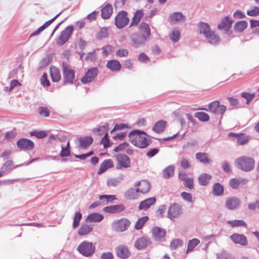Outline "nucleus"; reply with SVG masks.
Instances as JSON below:
<instances>
[{
  "mask_svg": "<svg viewBox=\"0 0 259 259\" xmlns=\"http://www.w3.org/2000/svg\"><path fill=\"white\" fill-rule=\"evenodd\" d=\"M147 136L145 132L139 130H133L128 134L131 143L139 148H145L149 145L150 140Z\"/></svg>",
  "mask_w": 259,
  "mask_h": 259,
  "instance_id": "obj_1",
  "label": "nucleus"
},
{
  "mask_svg": "<svg viewBox=\"0 0 259 259\" xmlns=\"http://www.w3.org/2000/svg\"><path fill=\"white\" fill-rule=\"evenodd\" d=\"M236 166L244 171H249L254 167V160L250 157L241 156L237 158L235 162Z\"/></svg>",
  "mask_w": 259,
  "mask_h": 259,
  "instance_id": "obj_2",
  "label": "nucleus"
},
{
  "mask_svg": "<svg viewBox=\"0 0 259 259\" xmlns=\"http://www.w3.org/2000/svg\"><path fill=\"white\" fill-rule=\"evenodd\" d=\"M77 250L82 255L89 257L94 253L95 246L92 242L84 241L78 245Z\"/></svg>",
  "mask_w": 259,
  "mask_h": 259,
  "instance_id": "obj_3",
  "label": "nucleus"
},
{
  "mask_svg": "<svg viewBox=\"0 0 259 259\" xmlns=\"http://www.w3.org/2000/svg\"><path fill=\"white\" fill-rule=\"evenodd\" d=\"M131 46L135 48H139L144 46L148 38L145 34L136 32L131 34L130 37Z\"/></svg>",
  "mask_w": 259,
  "mask_h": 259,
  "instance_id": "obj_4",
  "label": "nucleus"
},
{
  "mask_svg": "<svg viewBox=\"0 0 259 259\" xmlns=\"http://www.w3.org/2000/svg\"><path fill=\"white\" fill-rule=\"evenodd\" d=\"M62 65L64 83H72L75 78L74 71L66 63L63 62Z\"/></svg>",
  "mask_w": 259,
  "mask_h": 259,
  "instance_id": "obj_5",
  "label": "nucleus"
},
{
  "mask_svg": "<svg viewBox=\"0 0 259 259\" xmlns=\"http://www.w3.org/2000/svg\"><path fill=\"white\" fill-rule=\"evenodd\" d=\"M131 224L130 221L126 218L115 220L112 224L111 228L116 232H123L127 229Z\"/></svg>",
  "mask_w": 259,
  "mask_h": 259,
  "instance_id": "obj_6",
  "label": "nucleus"
},
{
  "mask_svg": "<svg viewBox=\"0 0 259 259\" xmlns=\"http://www.w3.org/2000/svg\"><path fill=\"white\" fill-rule=\"evenodd\" d=\"M129 22L126 12H119L115 18V24L118 29H121L126 26Z\"/></svg>",
  "mask_w": 259,
  "mask_h": 259,
  "instance_id": "obj_7",
  "label": "nucleus"
},
{
  "mask_svg": "<svg viewBox=\"0 0 259 259\" xmlns=\"http://www.w3.org/2000/svg\"><path fill=\"white\" fill-rule=\"evenodd\" d=\"M74 30V27L70 25L65 28L60 34L58 39L57 40V44L62 46L66 43L69 39Z\"/></svg>",
  "mask_w": 259,
  "mask_h": 259,
  "instance_id": "obj_8",
  "label": "nucleus"
},
{
  "mask_svg": "<svg viewBox=\"0 0 259 259\" xmlns=\"http://www.w3.org/2000/svg\"><path fill=\"white\" fill-rule=\"evenodd\" d=\"M183 213V208L178 203L171 204L168 209L167 217L171 220L178 218Z\"/></svg>",
  "mask_w": 259,
  "mask_h": 259,
  "instance_id": "obj_9",
  "label": "nucleus"
},
{
  "mask_svg": "<svg viewBox=\"0 0 259 259\" xmlns=\"http://www.w3.org/2000/svg\"><path fill=\"white\" fill-rule=\"evenodd\" d=\"M209 110L216 114L223 115L226 110V107L224 105L220 104L218 101H214L208 105Z\"/></svg>",
  "mask_w": 259,
  "mask_h": 259,
  "instance_id": "obj_10",
  "label": "nucleus"
},
{
  "mask_svg": "<svg viewBox=\"0 0 259 259\" xmlns=\"http://www.w3.org/2000/svg\"><path fill=\"white\" fill-rule=\"evenodd\" d=\"M166 236L165 230L161 228L154 227L152 229V236L154 240L162 242L165 240Z\"/></svg>",
  "mask_w": 259,
  "mask_h": 259,
  "instance_id": "obj_11",
  "label": "nucleus"
},
{
  "mask_svg": "<svg viewBox=\"0 0 259 259\" xmlns=\"http://www.w3.org/2000/svg\"><path fill=\"white\" fill-rule=\"evenodd\" d=\"M98 73V69L97 67H93L89 69L81 78V81L84 84L91 82L97 76Z\"/></svg>",
  "mask_w": 259,
  "mask_h": 259,
  "instance_id": "obj_12",
  "label": "nucleus"
},
{
  "mask_svg": "<svg viewBox=\"0 0 259 259\" xmlns=\"http://www.w3.org/2000/svg\"><path fill=\"white\" fill-rule=\"evenodd\" d=\"M17 146L21 150L27 151L33 149L34 144L29 139L22 138L17 142Z\"/></svg>",
  "mask_w": 259,
  "mask_h": 259,
  "instance_id": "obj_13",
  "label": "nucleus"
},
{
  "mask_svg": "<svg viewBox=\"0 0 259 259\" xmlns=\"http://www.w3.org/2000/svg\"><path fill=\"white\" fill-rule=\"evenodd\" d=\"M118 164L116 166L117 169H121L123 167L127 168L130 166V160L129 157L125 154H119L116 156Z\"/></svg>",
  "mask_w": 259,
  "mask_h": 259,
  "instance_id": "obj_14",
  "label": "nucleus"
},
{
  "mask_svg": "<svg viewBox=\"0 0 259 259\" xmlns=\"http://www.w3.org/2000/svg\"><path fill=\"white\" fill-rule=\"evenodd\" d=\"M115 251L117 256L121 259L127 258L131 255V252L128 247L124 245L116 247Z\"/></svg>",
  "mask_w": 259,
  "mask_h": 259,
  "instance_id": "obj_15",
  "label": "nucleus"
},
{
  "mask_svg": "<svg viewBox=\"0 0 259 259\" xmlns=\"http://www.w3.org/2000/svg\"><path fill=\"white\" fill-rule=\"evenodd\" d=\"M150 239L148 237L143 236L138 238L135 243V247L138 250L144 249L151 244Z\"/></svg>",
  "mask_w": 259,
  "mask_h": 259,
  "instance_id": "obj_16",
  "label": "nucleus"
},
{
  "mask_svg": "<svg viewBox=\"0 0 259 259\" xmlns=\"http://www.w3.org/2000/svg\"><path fill=\"white\" fill-rule=\"evenodd\" d=\"M125 208V206L123 204H119L106 206L103 208V210L106 213H118L124 210Z\"/></svg>",
  "mask_w": 259,
  "mask_h": 259,
  "instance_id": "obj_17",
  "label": "nucleus"
},
{
  "mask_svg": "<svg viewBox=\"0 0 259 259\" xmlns=\"http://www.w3.org/2000/svg\"><path fill=\"white\" fill-rule=\"evenodd\" d=\"M225 205L229 209H236L239 207L240 205V201L238 198L234 197H230L227 199Z\"/></svg>",
  "mask_w": 259,
  "mask_h": 259,
  "instance_id": "obj_18",
  "label": "nucleus"
},
{
  "mask_svg": "<svg viewBox=\"0 0 259 259\" xmlns=\"http://www.w3.org/2000/svg\"><path fill=\"white\" fill-rule=\"evenodd\" d=\"M134 187L139 189V193H146L149 191L150 186L149 182L145 180L138 181L134 184Z\"/></svg>",
  "mask_w": 259,
  "mask_h": 259,
  "instance_id": "obj_19",
  "label": "nucleus"
},
{
  "mask_svg": "<svg viewBox=\"0 0 259 259\" xmlns=\"http://www.w3.org/2000/svg\"><path fill=\"white\" fill-rule=\"evenodd\" d=\"M230 238L234 243L239 244L243 246L247 244V238L243 234L234 233L230 236Z\"/></svg>",
  "mask_w": 259,
  "mask_h": 259,
  "instance_id": "obj_20",
  "label": "nucleus"
},
{
  "mask_svg": "<svg viewBox=\"0 0 259 259\" xmlns=\"http://www.w3.org/2000/svg\"><path fill=\"white\" fill-rule=\"evenodd\" d=\"M155 202L156 199L155 197L148 198L140 202L138 208L139 210H146L151 205L154 204Z\"/></svg>",
  "mask_w": 259,
  "mask_h": 259,
  "instance_id": "obj_21",
  "label": "nucleus"
},
{
  "mask_svg": "<svg viewBox=\"0 0 259 259\" xmlns=\"http://www.w3.org/2000/svg\"><path fill=\"white\" fill-rule=\"evenodd\" d=\"M204 37L208 42L213 45H218L220 41V37L213 30L211 31Z\"/></svg>",
  "mask_w": 259,
  "mask_h": 259,
  "instance_id": "obj_22",
  "label": "nucleus"
},
{
  "mask_svg": "<svg viewBox=\"0 0 259 259\" xmlns=\"http://www.w3.org/2000/svg\"><path fill=\"white\" fill-rule=\"evenodd\" d=\"M79 147L81 149H86L93 143V139L91 136L80 137L78 139Z\"/></svg>",
  "mask_w": 259,
  "mask_h": 259,
  "instance_id": "obj_23",
  "label": "nucleus"
},
{
  "mask_svg": "<svg viewBox=\"0 0 259 259\" xmlns=\"http://www.w3.org/2000/svg\"><path fill=\"white\" fill-rule=\"evenodd\" d=\"M196 158L200 162L207 164L212 162V159L209 158V154L207 153L199 152L196 155Z\"/></svg>",
  "mask_w": 259,
  "mask_h": 259,
  "instance_id": "obj_24",
  "label": "nucleus"
},
{
  "mask_svg": "<svg viewBox=\"0 0 259 259\" xmlns=\"http://www.w3.org/2000/svg\"><path fill=\"white\" fill-rule=\"evenodd\" d=\"M113 12V7L110 4H107L101 10V17L104 19H109Z\"/></svg>",
  "mask_w": 259,
  "mask_h": 259,
  "instance_id": "obj_25",
  "label": "nucleus"
},
{
  "mask_svg": "<svg viewBox=\"0 0 259 259\" xmlns=\"http://www.w3.org/2000/svg\"><path fill=\"white\" fill-rule=\"evenodd\" d=\"M139 190L137 188L136 189L130 188L124 192V196L125 198L128 199H137L139 197Z\"/></svg>",
  "mask_w": 259,
  "mask_h": 259,
  "instance_id": "obj_26",
  "label": "nucleus"
},
{
  "mask_svg": "<svg viewBox=\"0 0 259 259\" xmlns=\"http://www.w3.org/2000/svg\"><path fill=\"white\" fill-rule=\"evenodd\" d=\"M185 18V16L181 12H174L168 17V21L171 24H176Z\"/></svg>",
  "mask_w": 259,
  "mask_h": 259,
  "instance_id": "obj_27",
  "label": "nucleus"
},
{
  "mask_svg": "<svg viewBox=\"0 0 259 259\" xmlns=\"http://www.w3.org/2000/svg\"><path fill=\"white\" fill-rule=\"evenodd\" d=\"M113 166L114 164L111 159H106L101 164L100 168L97 171V174L100 175L105 171L107 169L112 167Z\"/></svg>",
  "mask_w": 259,
  "mask_h": 259,
  "instance_id": "obj_28",
  "label": "nucleus"
},
{
  "mask_svg": "<svg viewBox=\"0 0 259 259\" xmlns=\"http://www.w3.org/2000/svg\"><path fill=\"white\" fill-rule=\"evenodd\" d=\"M103 219L104 217L102 214L95 212L90 214L85 219V221L90 223H99Z\"/></svg>",
  "mask_w": 259,
  "mask_h": 259,
  "instance_id": "obj_29",
  "label": "nucleus"
},
{
  "mask_svg": "<svg viewBox=\"0 0 259 259\" xmlns=\"http://www.w3.org/2000/svg\"><path fill=\"white\" fill-rule=\"evenodd\" d=\"M124 179L123 175L116 178H110L107 180V185L109 187H115L119 185Z\"/></svg>",
  "mask_w": 259,
  "mask_h": 259,
  "instance_id": "obj_30",
  "label": "nucleus"
},
{
  "mask_svg": "<svg viewBox=\"0 0 259 259\" xmlns=\"http://www.w3.org/2000/svg\"><path fill=\"white\" fill-rule=\"evenodd\" d=\"M50 75L52 80L54 82H58L60 80L61 76L59 69L56 67L53 66L50 68Z\"/></svg>",
  "mask_w": 259,
  "mask_h": 259,
  "instance_id": "obj_31",
  "label": "nucleus"
},
{
  "mask_svg": "<svg viewBox=\"0 0 259 259\" xmlns=\"http://www.w3.org/2000/svg\"><path fill=\"white\" fill-rule=\"evenodd\" d=\"M212 176L206 173L201 174L198 177V181L199 184L201 186H207L210 180L211 179Z\"/></svg>",
  "mask_w": 259,
  "mask_h": 259,
  "instance_id": "obj_32",
  "label": "nucleus"
},
{
  "mask_svg": "<svg viewBox=\"0 0 259 259\" xmlns=\"http://www.w3.org/2000/svg\"><path fill=\"white\" fill-rule=\"evenodd\" d=\"M107 67L113 71H118L120 70L121 65L119 62L116 60L109 61L107 63Z\"/></svg>",
  "mask_w": 259,
  "mask_h": 259,
  "instance_id": "obj_33",
  "label": "nucleus"
},
{
  "mask_svg": "<svg viewBox=\"0 0 259 259\" xmlns=\"http://www.w3.org/2000/svg\"><path fill=\"white\" fill-rule=\"evenodd\" d=\"M200 33L204 36H206L208 33L212 31L210 29V25L206 23L201 22L198 25Z\"/></svg>",
  "mask_w": 259,
  "mask_h": 259,
  "instance_id": "obj_34",
  "label": "nucleus"
},
{
  "mask_svg": "<svg viewBox=\"0 0 259 259\" xmlns=\"http://www.w3.org/2000/svg\"><path fill=\"white\" fill-rule=\"evenodd\" d=\"M93 230V227L92 226L85 224H82L78 231V234L80 236H84L89 234Z\"/></svg>",
  "mask_w": 259,
  "mask_h": 259,
  "instance_id": "obj_35",
  "label": "nucleus"
},
{
  "mask_svg": "<svg viewBox=\"0 0 259 259\" xmlns=\"http://www.w3.org/2000/svg\"><path fill=\"white\" fill-rule=\"evenodd\" d=\"M232 21L229 20L228 17H226L222 20L221 23L218 24V28L219 29H225L228 30L231 27Z\"/></svg>",
  "mask_w": 259,
  "mask_h": 259,
  "instance_id": "obj_36",
  "label": "nucleus"
},
{
  "mask_svg": "<svg viewBox=\"0 0 259 259\" xmlns=\"http://www.w3.org/2000/svg\"><path fill=\"white\" fill-rule=\"evenodd\" d=\"M166 122L163 120L157 121L153 126L152 130L156 133H160L163 132L166 126Z\"/></svg>",
  "mask_w": 259,
  "mask_h": 259,
  "instance_id": "obj_37",
  "label": "nucleus"
},
{
  "mask_svg": "<svg viewBox=\"0 0 259 259\" xmlns=\"http://www.w3.org/2000/svg\"><path fill=\"white\" fill-rule=\"evenodd\" d=\"M224 191V187L220 183H217L213 185L212 194L214 196H221L223 194Z\"/></svg>",
  "mask_w": 259,
  "mask_h": 259,
  "instance_id": "obj_38",
  "label": "nucleus"
},
{
  "mask_svg": "<svg viewBox=\"0 0 259 259\" xmlns=\"http://www.w3.org/2000/svg\"><path fill=\"white\" fill-rule=\"evenodd\" d=\"M144 13L142 10L137 11L132 18L130 27H131L133 25H137L140 21Z\"/></svg>",
  "mask_w": 259,
  "mask_h": 259,
  "instance_id": "obj_39",
  "label": "nucleus"
},
{
  "mask_svg": "<svg viewBox=\"0 0 259 259\" xmlns=\"http://www.w3.org/2000/svg\"><path fill=\"white\" fill-rule=\"evenodd\" d=\"M181 33L178 28H174L169 34V38L173 42H177L180 38Z\"/></svg>",
  "mask_w": 259,
  "mask_h": 259,
  "instance_id": "obj_40",
  "label": "nucleus"
},
{
  "mask_svg": "<svg viewBox=\"0 0 259 259\" xmlns=\"http://www.w3.org/2000/svg\"><path fill=\"white\" fill-rule=\"evenodd\" d=\"M139 29L140 31L143 33V34H145V36L148 38L151 35V31L149 25L144 22L141 23L139 26Z\"/></svg>",
  "mask_w": 259,
  "mask_h": 259,
  "instance_id": "obj_41",
  "label": "nucleus"
},
{
  "mask_svg": "<svg viewBox=\"0 0 259 259\" xmlns=\"http://www.w3.org/2000/svg\"><path fill=\"white\" fill-rule=\"evenodd\" d=\"M199 243L200 240L197 238H193L192 240H190L188 243L186 253L192 251L194 248Z\"/></svg>",
  "mask_w": 259,
  "mask_h": 259,
  "instance_id": "obj_42",
  "label": "nucleus"
},
{
  "mask_svg": "<svg viewBox=\"0 0 259 259\" xmlns=\"http://www.w3.org/2000/svg\"><path fill=\"white\" fill-rule=\"evenodd\" d=\"M247 22L246 21H238L234 25V30L238 32L243 31L247 26Z\"/></svg>",
  "mask_w": 259,
  "mask_h": 259,
  "instance_id": "obj_43",
  "label": "nucleus"
},
{
  "mask_svg": "<svg viewBox=\"0 0 259 259\" xmlns=\"http://www.w3.org/2000/svg\"><path fill=\"white\" fill-rule=\"evenodd\" d=\"M16 167L13 166V162L12 160H8L3 165L1 171L3 172V174H4L6 171L11 170Z\"/></svg>",
  "mask_w": 259,
  "mask_h": 259,
  "instance_id": "obj_44",
  "label": "nucleus"
},
{
  "mask_svg": "<svg viewBox=\"0 0 259 259\" xmlns=\"http://www.w3.org/2000/svg\"><path fill=\"white\" fill-rule=\"evenodd\" d=\"M244 179H238L235 178L231 179L229 182L231 187L234 189H238L240 185L244 184Z\"/></svg>",
  "mask_w": 259,
  "mask_h": 259,
  "instance_id": "obj_45",
  "label": "nucleus"
},
{
  "mask_svg": "<svg viewBox=\"0 0 259 259\" xmlns=\"http://www.w3.org/2000/svg\"><path fill=\"white\" fill-rule=\"evenodd\" d=\"M174 166L169 165L163 170V176L165 179L172 177L174 174Z\"/></svg>",
  "mask_w": 259,
  "mask_h": 259,
  "instance_id": "obj_46",
  "label": "nucleus"
},
{
  "mask_svg": "<svg viewBox=\"0 0 259 259\" xmlns=\"http://www.w3.org/2000/svg\"><path fill=\"white\" fill-rule=\"evenodd\" d=\"M228 225L232 228L241 227V226H246V224L243 220H233L228 221L227 222Z\"/></svg>",
  "mask_w": 259,
  "mask_h": 259,
  "instance_id": "obj_47",
  "label": "nucleus"
},
{
  "mask_svg": "<svg viewBox=\"0 0 259 259\" xmlns=\"http://www.w3.org/2000/svg\"><path fill=\"white\" fill-rule=\"evenodd\" d=\"M52 57L50 54L46 56L40 61L39 67L44 68L47 66L52 61Z\"/></svg>",
  "mask_w": 259,
  "mask_h": 259,
  "instance_id": "obj_48",
  "label": "nucleus"
},
{
  "mask_svg": "<svg viewBox=\"0 0 259 259\" xmlns=\"http://www.w3.org/2000/svg\"><path fill=\"white\" fill-rule=\"evenodd\" d=\"M148 220V217L147 216L143 217L140 218L136 222L135 225L136 230H139L141 229L145 223Z\"/></svg>",
  "mask_w": 259,
  "mask_h": 259,
  "instance_id": "obj_49",
  "label": "nucleus"
},
{
  "mask_svg": "<svg viewBox=\"0 0 259 259\" xmlns=\"http://www.w3.org/2000/svg\"><path fill=\"white\" fill-rule=\"evenodd\" d=\"M183 244V241L180 239L172 240L170 244V247L172 250H175L179 247L182 246Z\"/></svg>",
  "mask_w": 259,
  "mask_h": 259,
  "instance_id": "obj_50",
  "label": "nucleus"
},
{
  "mask_svg": "<svg viewBox=\"0 0 259 259\" xmlns=\"http://www.w3.org/2000/svg\"><path fill=\"white\" fill-rule=\"evenodd\" d=\"M195 116L202 121H207L209 120V116L208 114L203 112L195 113Z\"/></svg>",
  "mask_w": 259,
  "mask_h": 259,
  "instance_id": "obj_51",
  "label": "nucleus"
},
{
  "mask_svg": "<svg viewBox=\"0 0 259 259\" xmlns=\"http://www.w3.org/2000/svg\"><path fill=\"white\" fill-rule=\"evenodd\" d=\"M218 259H235V257L228 252L223 251L217 254Z\"/></svg>",
  "mask_w": 259,
  "mask_h": 259,
  "instance_id": "obj_52",
  "label": "nucleus"
},
{
  "mask_svg": "<svg viewBox=\"0 0 259 259\" xmlns=\"http://www.w3.org/2000/svg\"><path fill=\"white\" fill-rule=\"evenodd\" d=\"M47 132L45 131H33L30 132L31 136H34L38 139H42L47 136Z\"/></svg>",
  "mask_w": 259,
  "mask_h": 259,
  "instance_id": "obj_53",
  "label": "nucleus"
},
{
  "mask_svg": "<svg viewBox=\"0 0 259 259\" xmlns=\"http://www.w3.org/2000/svg\"><path fill=\"white\" fill-rule=\"evenodd\" d=\"M108 35V28L107 27H103L100 29L99 32L97 34V37L98 39H101L103 38L107 37Z\"/></svg>",
  "mask_w": 259,
  "mask_h": 259,
  "instance_id": "obj_54",
  "label": "nucleus"
},
{
  "mask_svg": "<svg viewBox=\"0 0 259 259\" xmlns=\"http://www.w3.org/2000/svg\"><path fill=\"white\" fill-rule=\"evenodd\" d=\"M81 218L82 214L80 212H77L75 213L74 217L73 218V222L72 225L73 228L75 229L78 227Z\"/></svg>",
  "mask_w": 259,
  "mask_h": 259,
  "instance_id": "obj_55",
  "label": "nucleus"
},
{
  "mask_svg": "<svg viewBox=\"0 0 259 259\" xmlns=\"http://www.w3.org/2000/svg\"><path fill=\"white\" fill-rule=\"evenodd\" d=\"M99 199L101 201H103V202L106 201V203H108L109 202H112L113 200L116 199V198L115 195H100L99 197Z\"/></svg>",
  "mask_w": 259,
  "mask_h": 259,
  "instance_id": "obj_56",
  "label": "nucleus"
},
{
  "mask_svg": "<svg viewBox=\"0 0 259 259\" xmlns=\"http://www.w3.org/2000/svg\"><path fill=\"white\" fill-rule=\"evenodd\" d=\"M61 14V12L59 13L57 15H56L54 17H53L51 20L47 21L44 25L41 26L39 27L38 29L42 32L44 30H45L46 28H47L52 23H53L56 19Z\"/></svg>",
  "mask_w": 259,
  "mask_h": 259,
  "instance_id": "obj_57",
  "label": "nucleus"
},
{
  "mask_svg": "<svg viewBox=\"0 0 259 259\" xmlns=\"http://www.w3.org/2000/svg\"><path fill=\"white\" fill-rule=\"evenodd\" d=\"M249 138L247 136L241 135L237 137V142L239 145H244L248 141Z\"/></svg>",
  "mask_w": 259,
  "mask_h": 259,
  "instance_id": "obj_58",
  "label": "nucleus"
},
{
  "mask_svg": "<svg viewBox=\"0 0 259 259\" xmlns=\"http://www.w3.org/2000/svg\"><path fill=\"white\" fill-rule=\"evenodd\" d=\"M255 96V94H250L248 93H242L241 94V97L246 100V104L248 105L250 101L253 99Z\"/></svg>",
  "mask_w": 259,
  "mask_h": 259,
  "instance_id": "obj_59",
  "label": "nucleus"
},
{
  "mask_svg": "<svg viewBox=\"0 0 259 259\" xmlns=\"http://www.w3.org/2000/svg\"><path fill=\"white\" fill-rule=\"evenodd\" d=\"M38 112L40 116L44 117H48L50 111L48 108L46 107H41L38 109Z\"/></svg>",
  "mask_w": 259,
  "mask_h": 259,
  "instance_id": "obj_60",
  "label": "nucleus"
},
{
  "mask_svg": "<svg viewBox=\"0 0 259 259\" xmlns=\"http://www.w3.org/2000/svg\"><path fill=\"white\" fill-rule=\"evenodd\" d=\"M247 14L250 16H256L259 15V7H252L250 10L247 11Z\"/></svg>",
  "mask_w": 259,
  "mask_h": 259,
  "instance_id": "obj_61",
  "label": "nucleus"
},
{
  "mask_svg": "<svg viewBox=\"0 0 259 259\" xmlns=\"http://www.w3.org/2000/svg\"><path fill=\"white\" fill-rule=\"evenodd\" d=\"M70 155L69 150V142L68 141L66 147H62V150L60 152V155L61 157H66Z\"/></svg>",
  "mask_w": 259,
  "mask_h": 259,
  "instance_id": "obj_62",
  "label": "nucleus"
},
{
  "mask_svg": "<svg viewBox=\"0 0 259 259\" xmlns=\"http://www.w3.org/2000/svg\"><path fill=\"white\" fill-rule=\"evenodd\" d=\"M194 180L193 178H186L184 181V184L185 187L189 188L190 189H192L194 188Z\"/></svg>",
  "mask_w": 259,
  "mask_h": 259,
  "instance_id": "obj_63",
  "label": "nucleus"
},
{
  "mask_svg": "<svg viewBox=\"0 0 259 259\" xmlns=\"http://www.w3.org/2000/svg\"><path fill=\"white\" fill-rule=\"evenodd\" d=\"M128 54V51L125 49H120L116 52V55L119 57H126Z\"/></svg>",
  "mask_w": 259,
  "mask_h": 259,
  "instance_id": "obj_64",
  "label": "nucleus"
}]
</instances>
